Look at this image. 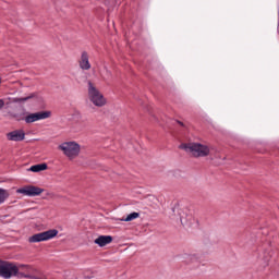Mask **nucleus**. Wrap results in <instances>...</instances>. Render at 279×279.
Listing matches in <instances>:
<instances>
[{"mask_svg":"<svg viewBox=\"0 0 279 279\" xmlns=\"http://www.w3.org/2000/svg\"><path fill=\"white\" fill-rule=\"evenodd\" d=\"M180 149H184V151L191 154L193 158H206V156L210 155V148L199 143L181 144Z\"/></svg>","mask_w":279,"mask_h":279,"instance_id":"nucleus-1","label":"nucleus"},{"mask_svg":"<svg viewBox=\"0 0 279 279\" xmlns=\"http://www.w3.org/2000/svg\"><path fill=\"white\" fill-rule=\"evenodd\" d=\"M87 95L89 101H92V104L97 108H104V106H106V97L99 92L97 86H95L92 81H88L87 83Z\"/></svg>","mask_w":279,"mask_h":279,"instance_id":"nucleus-2","label":"nucleus"},{"mask_svg":"<svg viewBox=\"0 0 279 279\" xmlns=\"http://www.w3.org/2000/svg\"><path fill=\"white\" fill-rule=\"evenodd\" d=\"M59 149L66 156V158H69V160H75L82 150L80 144L76 142H64L59 145Z\"/></svg>","mask_w":279,"mask_h":279,"instance_id":"nucleus-3","label":"nucleus"},{"mask_svg":"<svg viewBox=\"0 0 279 279\" xmlns=\"http://www.w3.org/2000/svg\"><path fill=\"white\" fill-rule=\"evenodd\" d=\"M58 236L57 229H50L48 231H44L40 233H36L28 238L29 243H41L43 241H51V239H56Z\"/></svg>","mask_w":279,"mask_h":279,"instance_id":"nucleus-4","label":"nucleus"},{"mask_svg":"<svg viewBox=\"0 0 279 279\" xmlns=\"http://www.w3.org/2000/svg\"><path fill=\"white\" fill-rule=\"evenodd\" d=\"M19 274V267L16 265L0 260V276L1 278H12L14 276H17Z\"/></svg>","mask_w":279,"mask_h":279,"instance_id":"nucleus-5","label":"nucleus"},{"mask_svg":"<svg viewBox=\"0 0 279 279\" xmlns=\"http://www.w3.org/2000/svg\"><path fill=\"white\" fill-rule=\"evenodd\" d=\"M16 193L25 195L26 197H38V195H43V193H45V190L36 185H25L21 189H17Z\"/></svg>","mask_w":279,"mask_h":279,"instance_id":"nucleus-6","label":"nucleus"},{"mask_svg":"<svg viewBox=\"0 0 279 279\" xmlns=\"http://www.w3.org/2000/svg\"><path fill=\"white\" fill-rule=\"evenodd\" d=\"M51 117V111H39L29 113L24 118L25 123H36V121H43Z\"/></svg>","mask_w":279,"mask_h":279,"instance_id":"nucleus-7","label":"nucleus"},{"mask_svg":"<svg viewBox=\"0 0 279 279\" xmlns=\"http://www.w3.org/2000/svg\"><path fill=\"white\" fill-rule=\"evenodd\" d=\"M8 141H13L14 143H21V141H25V131L15 130L7 133Z\"/></svg>","mask_w":279,"mask_h":279,"instance_id":"nucleus-8","label":"nucleus"},{"mask_svg":"<svg viewBox=\"0 0 279 279\" xmlns=\"http://www.w3.org/2000/svg\"><path fill=\"white\" fill-rule=\"evenodd\" d=\"M78 65L82 71H90V60L88 57V52L83 51L81 53V58L78 59Z\"/></svg>","mask_w":279,"mask_h":279,"instance_id":"nucleus-9","label":"nucleus"},{"mask_svg":"<svg viewBox=\"0 0 279 279\" xmlns=\"http://www.w3.org/2000/svg\"><path fill=\"white\" fill-rule=\"evenodd\" d=\"M112 241L113 238L111 235H100L94 241V243H96V245H99V247H106V245H110Z\"/></svg>","mask_w":279,"mask_h":279,"instance_id":"nucleus-10","label":"nucleus"},{"mask_svg":"<svg viewBox=\"0 0 279 279\" xmlns=\"http://www.w3.org/2000/svg\"><path fill=\"white\" fill-rule=\"evenodd\" d=\"M201 258L202 255H199V253L184 254V260L185 263H187V265L199 263Z\"/></svg>","mask_w":279,"mask_h":279,"instance_id":"nucleus-11","label":"nucleus"},{"mask_svg":"<svg viewBox=\"0 0 279 279\" xmlns=\"http://www.w3.org/2000/svg\"><path fill=\"white\" fill-rule=\"evenodd\" d=\"M29 171H33V173H40V171H47V163H38L35 166H32L29 168Z\"/></svg>","mask_w":279,"mask_h":279,"instance_id":"nucleus-12","label":"nucleus"},{"mask_svg":"<svg viewBox=\"0 0 279 279\" xmlns=\"http://www.w3.org/2000/svg\"><path fill=\"white\" fill-rule=\"evenodd\" d=\"M138 217H141V214L134 211L132 214H129L125 218H122L121 221H134V219H138Z\"/></svg>","mask_w":279,"mask_h":279,"instance_id":"nucleus-13","label":"nucleus"},{"mask_svg":"<svg viewBox=\"0 0 279 279\" xmlns=\"http://www.w3.org/2000/svg\"><path fill=\"white\" fill-rule=\"evenodd\" d=\"M8 197H10V193L8 192V190L0 189V205L5 203V199H8Z\"/></svg>","mask_w":279,"mask_h":279,"instance_id":"nucleus-14","label":"nucleus"},{"mask_svg":"<svg viewBox=\"0 0 279 279\" xmlns=\"http://www.w3.org/2000/svg\"><path fill=\"white\" fill-rule=\"evenodd\" d=\"M32 97H34V96H28V97H24V98H17L16 101H27V100L32 99Z\"/></svg>","mask_w":279,"mask_h":279,"instance_id":"nucleus-15","label":"nucleus"},{"mask_svg":"<svg viewBox=\"0 0 279 279\" xmlns=\"http://www.w3.org/2000/svg\"><path fill=\"white\" fill-rule=\"evenodd\" d=\"M3 106H5V101H3V99H0V110H3Z\"/></svg>","mask_w":279,"mask_h":279,"instance_id":"nucleus-16","label":"nucleus"},{"mask_svg":"<svg viewBox=\"0 0 279 279\" xmlns=\"http://www.w3.org/2000/svg\"><path fill=\"white\" fill-rule=\"evenodd\" d=\"M179 125H184V123H182L181 121H178Z\"/></svg>","mask_w":279,"mask_h":279,"instance_id":"nucleus-17","label":"nucleus"},{"mask_svg":"<svg viewBox=\"0 0 279 279\" xmlns=\"http://www.w3.org/2000/svg\"><path fill=\"white\" fill-rule=\"evenodd\" d=\"M77 119H82V116L78 114V116H77Z\"/></svg>","mask_w":279,"mask_h":279,"instance_id":"nucleus-18","label":"nucleus"},{"mask_svg":"<svg viewBox=\"0 0 279 279\" xmlns=\"http://www.w3.org/2000/svg\"><path fill=\"white\" fill-rule=\"evenodd\" d=\"M181 223H184V220L181 218Z\"/></svg>","mask_w":279,"mask_h":279,"instance_id":"nucleus-19","label":"nucleus"}]
</instances>
